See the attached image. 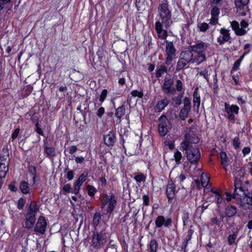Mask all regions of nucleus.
<instances>
[{
	"label": "nucleus",
	"instance_id": "obj_1",
	"mask_svg": "<svg viewBox=\"0 0 252 252\" xmlns=\"http://www.w3.org/2000/svg\"><path fill=\"white\" fill-rule=\"evenodd\" d=\"M155 23V30L159 38L165 39L168 35L167 29L172 24L171 11L168 7V2L159 3Z\"/></svg>",
	"mask_w": 252,
	"mask_h": 252
},
{
	"label": "nucleus",
	"instance_id": "obj_2",
	"mask_svg": "<svg viewBox=\"0 0 252 252\" xmlns=\"http://www.w3.org/2000/svg\"><path fill=\"white\" fill-rule=\"evenodd\" d=\"M198 141L197 135L190 131L185 135V139L180 145V149L186 151L187 159L193 164H196L201 157L199 149L196 146L193 147L192 145L197 143Z\"/></svg>",
	"mask_w": 252,
	"mask_h": 252
},
{
	"label": "nucleus",
	"instance_id": "obj_3",
	"mask_svg": "<svg viewBox=\"0 0 252 252\" xmlns=\"http://www.w3.org/2000/svg\"><path fill=\"white\" fill-rule=\"evenodd\" d=\"M249 186V181L242 183L239 179H235L233 197L239 199L242 206L246 204L252 205V191L251 193L248 192Z\"/></svg>",
	"mask_w": 252,
	"mask_h": 252
},
{
	"label": "nucleus",
	"instance_id": "obj_4",
	"mask_svg": "<svg viewBox=\"0 0 252 252\" xmlns=\"http://www.w3.org/2000/svg\"><path fill=\"white\" fill-rule=\"evenodd\" d=\"M39 211V207L35 202H32L25 215L23 226L28 230L32 229L35 224L36 215Z\"/></svg>",
	"mask_w": 252,
	"mask_h": 252
},
{
	"label": "nucleus",
	"instance_id": "obj_5",
	"mask_svg": "<svg viewBox=\"0 0 252 252\" xmlns=\"http://www.w3.org/2000/svg\"><path fill=\"white\" fill-rule=\"evenodd\" d=\"M208 47V44L202 41L190 46L191 50L196 54L193 58V62L194 63H196L198 65L206 60L205 52Z\"/></svg>",
	"mask_w": 252,
	"mask_h": 252
},
{
	"label": "nucleus",
	"instance_id": "obj_6",
	"mask_svg": "<svg viewBox=\"0 0 252 252\" xmlns=\"http://www.w3.org/2000/svg\"><path fill=\"white\" fill-rule=\"evenodd\" d=\"M248 23L245 20H242L240 24L236 21L230 22L232 29L234 31L235 34L238 36H242L247 33L248 30H246V28L248 27Z\"/></svg>",
	"mask_w": 252,
	"mask_h": 252
},
{
	"label": "nucleus",
	"instance_id": "obj_7",
	"mask_svg": "<svg viewBox=\"0 0 252 252\" xmlns=\"http://www.w3.org/2000/svg\"><path fill=\"white\" fill-rule=\"evenodd\" d=\"M107 241L105 233L96 232L94 234L91 245L94 248L99 249L106 243Z\"/></svg>",
	"mask_w": 252,
	"mask_h": 252
},
{
	"label": "nucleus",
	"instance_id": "obj_8",
	"mask_svg": "<svg viewBox=\"0 0 252 252\" xmlns=\"http://www.w3.org/2000/svg\"><path fill=\"white\" fill-rule=\"evenodd\" d=\"M116 199L113 194H111L110 196L105 195L104 196V200L102 203L101 207L104 209L107 213H111L113 211L116 204Z\"/></svg>",
	"mask_w": 252,
	"mask_h": 252
},
{
	"label": "nucleus",
	"instance_id": "obj_9",
	"mask_svg": "<svg viewBox=\"0 0 252 252\" xmlns=\"http://www.w3.org/2000/svg\"><path fill=\"white\" fill-rule=\"evenodd\" d=\"M176 50L171 42L166 41L165 55L166 64H170L173 60L176 58Z\"/></svg>",
	"mask_w": 252,
	"mask_h": 252
},
{
	"label": "nucleus",
	"instance_id": "obj_10",
	"mask_svg": "<svg viewBox=\"0 0 252 252\" xmlns=\"http://www.w3.org/2000/svg\"><path fill=\"white\" fill-rule=\"evenodd\" d=\"M170 122L166 116L162 115L159 118L158 131L161 136H164L168 131Z\"/></svg>",
	"mask_w": 252,
	"mask_h": 252
},
{
	"label": "nucleus",
	"instance_id": "obj_11",
	"mask_svg": "<svg viewBox=\"0 0 252 252\" xmlns=\"http://www.w3.org/2000/svg\"><path fill=\"white\" fill-rule=\"evenodd\" d=\"M47 225V221L44 217L40 216L34 227V231L41 234H44Z\"/></svg>",
	"mask_w": 252,
	"mask_h": 252
},
{
	"label": "nucleus",
	"instance_id": "obj_12",
	"mask_svg": "<svg viewBox=\"0 0 252 252\" xmlns=\"http://www.w3.org/2000/svg\"><path fill=\"white\" fill-rule=\"evenodd\" d=\"M230 30L225 28H221L220 32V35L217 38V42L220 45L229 41L231 38L229 33Z\"/></svg>",
	"mask_w": 252,
	"mask_h": 252
},
{
	"label": "nucleus",
	"instance_id": "obj_13",
	"mask_svg": "<svg viewBox=\"0 0 252 252\" xmlns=\"http://www.w3.org/2000/svg\"><path fill=\"white\" fill-rule=\"evenodd\" d=\"M190 110V102L188 97L184 99V107L181 110L179 114V117L182 120H185L188 117L189 112Z\"/></svg>",
	"mask_w": 252,
	"mask_h": 252
},
{
	"label": "nucleus",
	"instance_id": "obj_14",
	"mask_svg": "<svg viewBox=\"0 0 252 252\" xmlns=\"http://www.w3.org/2000/svg\"><path fill=\"white\" fill-rule=\"evenodd\" d=\"M175 185L172 181L168 182L166 187V196L169 203H171L175 195Z\"/></svg>",
	"mask_w": 252,
	"mask_h": 252
},
{
	"label": "nucleus",
	"instance_id": "obj_15",
	"mask_svg": "<svg viewBox=\"0 0 252 252\" xmlns=\"http://www.w3.org/2000/svg\"><path fill=\"white\" fill-rule=\"evenodd\" d=\"M171 223L172 220L171 219H166L163 216H158L155 220V224L158 228H160L162 226L168 227L171 225Z\"/></svg>",
	"mask_w": 252,
	"mask_h": 252
},
{
	"label": "nucleus",
	"instance_id": "obj_16",
	"mask_svg": "<svg viewBox=\"0 0 252 252\" xmlns=\"http://www.w3.org/2000/svg\"><path fill=\"white\" fill-rule=\"evenodd\" d=\"M88 174L87 173H82L78 178L76 181L73 192L77 194L80 190V187L82 185L83 182L87 179Z\"/></svg>",
	"mask_w": 252,
	"mask_h": 252
},
{
	"label": "nucleus",
	"instance_id": "obj_17",
	"mask_svg": "<svg viewBox=\"0 0 252 252\" xmlns=\"http://www.w3.org/2000/svg\"><path fill=\"white\" fill-rule=\"evenodd\" d=\"M116 136L114 132L109 131V133L104 136L105 144L108 146H112L116 142Z\"/></svg>",
	"mask_w": 252,
	"mask_h": 252
},
{
	"label": "nucleus",
	"instance_id": "obj_18",
	"mask_svg": "<svg viewBox=\"0 0 252 252\" xmlns=\"http://www.w3.org/2000/svg\"><path fill=\"white\" fill-rule=\"evenodd\" d=\"M9 151L7 149H3L0 154V164L9 165Z\"/></svg>",
	"mask_w": 252,
	"mask_h": 252
},
{
	"label": "nucleus",
	"instance_id": "obj_19",
	"mask_svg": "<svg viewBox=\"0 0 252 252\" xmlns=\"http://www.w3.org/2000/svg\"><path fill=\"white\" fill-rule=\"evenodd\" d=\"M224 110L227 114H238L239 110V107L236 105H229L227 103H225Z\"/></svg>",
	"mask_w": 252,
	"mask_h": 252
},
{
	"label": "nucleus",
	"instance_id": "obj_20",
	"mask_svg": "<svg viewBox=\"0 0 252 252\" xmlns=\"http://www.w3.org/2000/svg\"><path fill=\"white\" fill-rule=\"evenodd\" d=\"M180 58L188 63H189L190 61L193 63V54L191 51H185L182 52L181 54Z\"/></svg>",
	"mask_w": 252,
	"mask_h": 252
},
{
	"label": "nucleus",
	"instance_id": "obj_21",
	"mask_svg": "<svg viewBox=\"0 0 252 252\" xmlns=\"http://www.w3.org/2000/svg\"><path fill=\"white\" fill-rule=\"evenodd\" d=\"M201 185L203 187L207 189L210 187V177L207 173H202L201 177Z\"/></svg>",
	"mask_w": 252,
	"mask_h": 252
},
{
	"label": "nucleus",
	"instance_id": "obj_22",
	"mask_svg": "<svg viewBox=\"0 0 252 252\" xmlns=\"http://www.w3.org/2000/svg\"><path fill=\"white\" fill-rule=\"evenodd\" d=\"M173 80L169 78H165L162 86V88L167 94L171 92V87L173 84Z\"/></svg>",
	"mask_w": 252,
	"mask_h": 252
},
{
	"label": "nucleus",
	"instance_id": "obj_23",
	"mask_svg": "<svg viewBox=\"0 0 252 252\" xmlns=\"http://www.w3.org/2000/svg\"><path fill=\"white\" fill-rule=\"evenodd\" d=\"M236 8V12L239 15L244 16L246 15L249 11L248 5H235Z\"/></svg>",
	"mask_w": 252,
	"mask_h": 252
},
{
	"label": "nucleus",
	"instance_id": "obj_24",
	"mask_svg": "<svg viewBox=\"0 0 252 252\" xmlns=\"http://www.w3.org/2000/svg\"><path fill=\"white\" fill-rule=\"evenodd\" d=\"M198 88H196L193 93V106L196 107L197 108H199L200 104V96L199 94L198 93Z\"/></svg>",
	"mask_w": 252,
	"mask_h": 252
},
{
	"label": "nucleus",
	"instance_id": "obj_25",
	"mask_svg": "<svg viewBox=\"0 0 252 252\" xmlns=\"http://www.w3.org/2000/svg\"><path fill=\"white\" fill-rule=\"evenodd\" d=\"M168 103L169 101L168 99L166 98H164L158 102L156 106V109L158 111L160 112L164 109L166 106H167Z\"/></svg>",
	"mask_w": 252,
	"mask_h": 252
},
{
	"label": "nucleus",
	"instance_id": "obj_26",
	"mask_svg": "<svg viewBox=\"0 0 252 252\" xmlns=\"http://www.w3.org/2000/svg\"><path fill=\"white\" fill-rule=\"evenodd\" d=\"M237 213V209L234 206H228L225 209V214L227 217L234 216Z\"/></svg>",
	"mask_w": 252,
	"mask_h": 252
},
{
	"label": "nucleus",
	"instance_id": "obj_27",
	"mask_svg": "<svg viewBox=\"0 0 252 252\" xmlns=\"http://www.w3.org/2000/svg\"><path fill=\"white\" fill-rule=\"evenodd\" d=\"M8 165L5 164H0V178L2 179L5 177L8 171Z\"/></svg>",
	"mask_w": 252,
	"mask_h": 252
},
{
	"label": "nucleus",
	"instance_id": "obj_28",
	"mask_svg": "<svg viewBox=\"0 0 252 252\" xmlns=\"http://www.w3.org/2000/svg\"><path fill=\"white\" fill-rule=\"evenodd\" d=\"M20 188L21 191L24 194L29 193L30 190L29 184L25 181H22L20 183Z\"/></svg>",
	"mask_w": 252,
	"mask_h": 252
},
{
	"label": "nucleus",
	"instance_id": "obj_29",
	"mask_svg": "<svg viewBox=\"0 0 252 252\" xmlns=\"http://www.w3.org/2000/svg\"><path fill=\"white\" fill-rule=\"evenodd\" d=\"M189 63L185 61L184 60H183L182 58H180L178 62H177L176 70H180L184 68V67L188 63Z\"/></svg>",
	"mask_w": 252,
	"mask_h": 252
},
{
	"label": "nucleus",
	"instance_id": "obj_30",
	"mask_svg": "<svg viewBox=\"0 0 252 252\" xmlns=\"http://www.w3.org/2000/svg\"><path fill=\"white\" fill-rule=\"evenodd\" d=\"M150 252H157L158 248V243L155 240H152L149 244Z\"/></svg>",
	"mask_w": 252,
	"mask_h": 252
},
{
	"label": "nucleus",
	"instance_id": "obj_31",
	"mask_svg": "<svg viewBox=\"0 0 252 252\" xmlns=\"http://www.w3.org/2000/svg\"><path fill=\"white\" fill-rule=\"evenodd\" d=\"M237 237V233L234 232L232 234L229 235L227 237L228 243L229 245L233 244Z\"/></svg>",
	"mask_w": 252,
	"mask_h": 252
},
{
	"label": "nucleus",
	"instance_id": "obj_32",
	"mask_svg": "<svg viewBox=\"0 0 252 252\" xmlns=\"http://www.w3.org/2000/svg\"><path fill=\"white\" fill-rule=\"evenodd\" d=\"M125 108L123 107H119L116 109L115 116L121 119L125 114Z\"/></svg>",
	"mask_w": 252,
	"mask_h": 252
},
{
	"label": "nucleus",
	"instance_id": "obj_33",
	"mask_svg": "<svg viewBox=\"0 0 252 252\" xmlns=\"http://www.w3.org/2000/svg\"><path fill=\"white\" fill-rule=\"evenodd\" d=\"M167 71V68L164 66H160L156 71V77H160L161 75Z\"/></svg>",
	"mask_w": 252,
	"mask_h": 252
},
{
	"label": "nucleus",
	"instance_id": "obj_34",
	"mask_svg": "<svg viewBox=\"0 0 252 252\" xmlns=\"http://www.w3.org/2000/svg\"><path fill=\"white\" fill-rule=\"evenodd\" d=\"M134 178L137 183H141L145 181L146 176L144 174L140 173L136 175Z\"/></svg>",
	"mask_w": 252,
	"mask_h": 252
},
{
	"label": "nucleus",
	"instance_id": "obj_35",
	"mask_svg": "<svg viewBox=\"0 0 252 252\" xmlns=\"http://www.w3.org/2000/svg\"><path fill=\"white\" fill-rule=\"evenodd\" d=\"M88 194L90 196H93L96 192V189L91 185H88L87 187Z\"/></svg>",
	"mask_w": 252,
	"mask_h": 252
},
{
	"label": "nucleus",
	"instance_id": "obj_36",
	"mask_svg": "<svg viewBox=\"0 0 252 252\" xmlns=\"http://www.w3.org/2000/svg\"><path fill=\"white\" fill-rule=\"evenodd\" d=\"M45 151L48 156L51 157L55 156V150L54 148L46 147L45 148Z\"/></svg>",
	"mask_w": 252,
	"mask_h": 252
},
{
	"label": "nucleus",
	"instance_id": "obj_37",
	"mask_svg": "<svg viewBox=\"0 0 252 252\" xmlns=\"http://www.w3.org/2000/svg\"><path fill=\"white\" fill-rule=\"evenodd\" d=\"M220 158L221 160V164L225 165L228 161V159L226 153L223 152H220Z\"/></svg>",
	"mask_w": 252,
	"mask_h": 252
},
{
	"label": "nucleus",
	"instance_id": "obj_38",
	"mask_svg": "<svg viewBox=\"0 0 252 252\" xmlns=\"http://www.w3.org/2000/svg\"><path fill=\"white\" fill-rule=\"evenodd\" d=\"M100 219V214L99 213H95L93 218L94 224L95 225H97L99 223Z\"/></svg>",
	"mask_w": 252,
	"mask_h": 252
},
{
	"label": "nucleus",
	"instance_id": "obj_39",
	"mask_svg": "<svg viewBox=\"0 0 252 252\" xmlns=\"http://www.w3.org/2000/svg\"><path fill=\"white\" fill-rule=\"evenodd\" d=\"M240 144V142L239 137H235L232 141V145L233 147L235 149H237L239 148Z\"/></svg>",
	"mask_w": 252,
	"mask_h": 252
},
{
	"label": "nucleus",
	"instance_id": "obj_40",
	"mask_svg": "<svg viewBox=\"0 0 252 252\" xmlns=\"http://www.w3.org/2000/svg\"><path fill=\"white\" fill-rule=\"evenodd\" d=\"M199 30L200 32H206L209 29V25L206 23H202L198 26Z\"/></svg>",
	"mask_w": 252,
	"mask_h": 252
},
{
	"label": "nucleus",
	"instance_id": "obj_41",
	"mask_svg": "<svg viewBox=\"0 0 252 252\" xmlns=\"http://www.w3.org/2000/svg\"><path fill=\"white\" fill-rule=\"evenodd\" d=\"M219 14H220V9L218 7H217V6H215L212 8L211 11V16H215V17H218Z\"/></svg>",
	"mask_w": 252,
	"mask_h": 252
},
{
	"label": "nucleus",
	"instance_id": "obj_42",
	"mask_svg": "<svg viewBox=\"0 0 252 252\" xmlns=\"http://www.w3.org/2000/svg\"><path fill=\"white\" fill-rule=\"evenodd\" d=\"M174 158H175V160L176 162L177 163H179L180 162V160H181V158H182V154H181V153L180 152H179V151H176L174 153Z\"/></svg>",
	"mask_w": 252,
	"mask_h": 252
},
{
	"label": "nucleus",
	"instance_id": "obj_43",
	"mask_svg": "<svg viewBox=\"0 0 252 252\" xmlns=\"http://www.w3.org/2000/svg\"><path fill=\"white\" fill-rule=\"evenodd\" d=\"M235 5H247L249 2V0H235Z\"/></svg>",
	"mask_w": 252,
	"mask_h": 252
},
{
	"label": "nucleus",
	"instance_id": "obj_44",
	"mask_svg": "<svg viewBox=\"0 0 252 252\" xmlns=\"http://www.w3.org/2000/svg\"><path fill=\"white\" fill-rule=\"evenodd\" d=\"M131 94L132 95V96H137L139 98H142L143 96V94L142 92L138 91L137 90H133L131 92Z\"/></svg>",
	"mask_w": 252,
	"mask_h": 252
},
{
	"label": "nucleus",
	"instance_id": "obj_45",
	"mask_svg": "<svg viewBox=\"0 0 252 252\" xmlns=\"http://www.w3.org/2000/svg\"><path fill=\"white\" fill-rule=\"evenodd\" d=\"M107 91L106 89L103 90L99 96V101L103 102L107 95Z\"/></svg>",
	"mask_w": 252,
	"mask_h": 252
},
{
	"label": "nucleus",
	"instance_id": "obj_46",
	"mask_svg": "<svg viewBox=\"0 0 252 252\" xmlns=\"http://www.w3.org/2000/svg\"><path fill=\"white\" fill-rule=\"evenodd\" d=\"M25 203H26L25 200L23 198H21L18 201V203H17L18 208L20 210L23 209L24 206H25Z\"/></svg>",
	"mask_w": 252,
	"mask_h": 252
},
{
	"label": "nucleus",
	"instance_id": "obj_47",
	"mask_svg": "<svg viewBox=\"0 0 252 252\" xmlns=\"http://www.w3.org/2000/svg\"><path fill=\"white\" fill-rule=\"evenodd\" d=\"M110 249H111L113 250V252H117L116 246L113 243V241L112 240H111L110 241L109 246L106 250V252H107V251H108Z\"/></svg>",
	"mask_w": 252,
	"mask_h": 252
},
{
	"label": "nucleus",
	"instance_id": "obj_48",
	"mask_svg": "<svg viewBox=\"0 0 252 252\" xmlns=\"http://www.w3.org/2000/svg\"><path fill=\"white\" fill-rule=\"evenodd\" d=\"M35 126H36V128H35L36 132L38 134L41 135H43V130H42V129L40 128L39 127V124H38V120L37 119L36 121H35Z\"/></svg>",
	"mask_w": 252,
	"mask_h": 252
},
{
	"label": "nucleus",
	"instance_id": "obj_49",
	"mask_svg": "<svg viewBox=\"0 0 252 252\" xmlns=\"http://www.w3.org/2000/svg\"><path fill=\"white\" fill-rule=\"evenodd\" d=\"M165 145L168 146L170 150L174 148V142L170 140H165L164 142Z\"/></svg>",
	"mask_w": 252,
	"mask_h": 252
},
{
	"label": "nucleus",
	"instance_id": "obj_50",
	"mask_svg": "<svg viewBox=\"0 0 252 252\" xmlns=\"http://www.w3.org/2000/svg\"><path fill=\"white\" fill-rule=\"evenodd\" d=\"M20 132V128H17L14 130L11 135V138L13 140H15L18 136Z\"/></svg>",
	"mask_w": 252,
	"mask_h": 252
},
{
	"label": "nucleus",
	"instance_id": "obj_51",
	"mask_svg": "<svg viewBox=\"0 0 252 252\" xmlns=\"http://www.w3.org/2000/svg\"><path fill=\"white\" fill-rule=\"evenodd\" d=\"M199 74L201 76H203L204 78L205 79H206L207 81L208 80L209 75H208V71L206 69H205V70L201 71L200 72H199Z\"/></svg>",
	"mask_w": 252,
	"mask_h": 252
},
{
	"label": "nucleus",
	"instance_id": "obj_52",
	"mask_svg": "<svg viewBox=\"0 0 252 252\" xmlns=\"http://www.w3.org/2000/svg\"><path fill=\"white\" fill-rule=\"evenodd\" d=\"M143 204L145 206L149 205V197L148 195H144L143 196Z\"/></svg>",
	"mask_w": 252,
	"mask_h": 252
},
{
	"label": "nucleus",
	"instance_id": "obj_53",
	"mask_svg": "<svg viewBox=\"0 0 252 252\" xmlns=\"http://www.w3.org/2000/svg\"><path fill=\"white\" fill-rule=\"evenodd\" d=\"M176 83V89L178 91H181L183 89L182 82L180 80H178Z\"/></svg>",
	"mask_w": 252,
	"mask_h": 252
},
{
	"label": "nucleus",
	"instance_id": "obj_54",
	"mask_svg": "<svg viewBox=\"0 0 252 252\" xmlns=\"http://www.w3.org/2000/svg\"><path fill=\"white\" fill-rule=\"evenodd\" d=\"M241 63H240V61H236L233 64V66L232 67V70L236 71V70H238Z\"/></svg>",
	"mask_w": 252,
	"mask_h": 252
},
{
	"label": "nucleus",
	"instance_id": "obj_55",
	"mask_svg": "<svg viewBox=\"0 0 252 252\" xmlns=\"http://www.w3.org/2000/svg\"><path fill=\"white\" fill-rule=\"evenodd\" d=\"M63 190L65 192H71V188L69 184H65L63 188Z\"/></svg>",
	"mask_w": 252,
	"mask_h": 252
},
{
	"label": "nucleus",
	"instance_id": "obj_56",
	"mask_svg": "<svg viewBox=\"0 0 252 252\" xmlns=\"http://www.w3.org/2000/svg\"><path fill=\"white\" fill-rule=\"evenodd\" d=\"M105 112V109L103 107H100L97 112V116L99 118H101L102 116L103 115Z\"/></svg>",
	"mask_w": 252,
	"mask_h": 252
},
{
	"label": "nucleus",
	"instance_id": "obj_57",
	"mask_svg": "<svg viewBox=\"0 0 252 252\" xmlns=\"http://www.w3.org/2000/svg\"><path fill=\"white\" fill-rule=\"evenodd\" d=\"M218 22V17L212 16L210 19V23L212 25H216Z\"/></svg>",
	"mask_w": 252,
	"mask_h": 252
},
{
	"label": "nucleus",
	"instance_id": "obj_58",
	"mask_svg": "<svg viewBox=\"0 0 252 252\" xmlns=\"http://www.w3.org/2000/svg\"><path fill=\"white\" fill-rule=\"evenodd\" d=\"M68 150H69V153L71 155L74 154V153H75L77 150V147L76 146H70V147H69L68 148Z\"/></svg>",
	"mask_w": 252,
	"mask_h": 252
},
{
	"label": "nucleus",
	"instance_id": "obj_59",
	"mask_svg": "<svg viewBox=\"0 0 252 252\" xmlns=\"http://www.w3.org/2000/svg\"><path fill=\"white\" fill-rule=\"evenodd\" d=\"M227 118L231 123H234L235 122L236 119L233 114H227Z\"/></svg>",
	"mask_w": 252,
	"mask_h": 252
},
{
	"label": "nucleus",
	"instance_id": "obj_60",
	"mask_svg": "<svg viewBox=\"0 0 252 252\" xmlns=\"http://www.w3.org/2000/svg\"><path fill=\"white\" fill-rule=\"evenodd\" d=\"M66 177L69 180H71L73 179L74 177L73 172L72 170L68 171L67 173Z\"/></svg>",
	"mask_w": 252,
	"mask_h": 252
},
{
	"label": "nucleus",
	"instance_id": "obj_61",
	"mask_svg": "<svg viewBox=\"0 0 252 252\" xmlns=\"http://www.w3.org/2000/svg\"><path fill=\"white\" fill-rule=\"evenodd\" d=\"M215 198L216 199L217 202L218 204H220L221 202L222 198L220 194L216 193Z\"/></svg>",
	"mask_w": 252,
	"mask_h": 252
},
{
	"label": "nucleus",
	"instance_id": "obj_62",
	"mask_svg": "<svg viewBox=\"0 0 252 252\" xmlns=\"http://www.w3.org/2000/svg\"><path fill=\"white\" fill-rule=\"evenodd\" d=\"M219 219L217 218H213L211 219V223L212 225H219Z\"/></svg>",
	"mask_w": 252,
	"mask_h": 252
},
{
	"label": "nucleus",
	"instance_id": "obj_63",
	"mask_svg": "<svg viewBox=\"0 0 252 252\" xmlns=\"http://www.w3.org/2000/svg\"><path fill=\"white\" fill-rule=\"evenodd\" d=\"M186 179V177L184 175L181 174L179 176L177 177L176 180L180 182H183Z\"/></svg>",
	"mask_w": 252,
	"mask_h": 252
},
{
	"label": "nucleus",
	"instance_id": "obj_64",
	"mask_svg": "<svg viewBox=\"0 0 252 252\" xmlns=\"http://www.w3.org/2000/svg\"><path fill=\"white\" fill-rule=\"evenodd\" d=\"M251 152V149L249 147H245L242 150V153L244 154V156H246L247 154H249Z\"/></svg>",
	"mask_w": 252,
	"mask_h": 252
}]
</instances>
